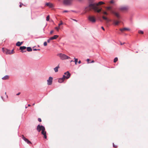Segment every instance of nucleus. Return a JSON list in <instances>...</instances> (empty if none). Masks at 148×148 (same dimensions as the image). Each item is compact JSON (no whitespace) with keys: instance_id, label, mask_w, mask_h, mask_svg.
I'll return each mask as SVG.
<instances>
[{"instance_id":"1","label":"nucleus","mask_w":148,"mask_h":148,"mask_svg":"<svg viewBox=\"0 0 148 148\" xmlns=\"http://www.w3.org/2000/svg\"><path fill=\"white\" fill-rule=\"evenodd\" d=\"M92 9L95 12L98 13L100 12L101 10V8L98 9V7L95 4L90 3L88 6L86 8L85 10V13L91 11Z\"/></svg>"},{"instance_id":"2","label":"nucleus","mask_w":148,"mask_h":148,"mask_svg":"<svg viewBox=\"0 0 148 148\" xmlns=\"http://www.w3.org/2000/svg\"><path fill=\"white\" fill-rule=\"evenodd\" d=\"M36 129L39 132L41 131V134L44 136V138H47L46 132L45 131V128L44 126L39 125L37 126Z\"/></svg>"},{"instance_id":"3","label":"nucleus","mask_w":148,"mask_h":148,"mask_svg":"<svg viewBox=\"0 0 148 148\" xmlns=\"http://www.w3.org/2000/svg\"><path fill=\"white\" fill-rule=\"evenodd\" d=\"M57 56H59L61 59L62 60L70 58L69 57L65 54L62 53L58 54L57 55Z\"/></svg>"},{"instance_id":"4","label":"nucleus","mask_w":148,"mask_h":148,"mask_svg":"<svg viewBox=\"0 0 148 148\" xmlns=\"http://www.w3.org/2000/svg\"><path fill=\"white\" fill-rule=\"evenodd\" d=\"M88 19L92 23H95L96 21V17L94 16H89L88 17Z\"/></svg>"},{"instance_id":"5","label":"nucleus","mask_w":148,"mask_h":148,"mask_svg":"<svg viewBox=\"0 0 148 148\" xmlns=\"http://www.w3.org/2000/svg\"><path fill=\"white\" fill-rule=\"evenodd\" d=\"M129 7L128 6H123L120 7L119 10L122 12H126L128 10Z\"/></svg>"},{"instance_id":"6","label":"nucleus","mask_w":148,"mask_h":148,"mask_svg":"<svg viewBox=\"0 0 148 148\" xmlns=\"http://www.w3.org/2000/svg\"><path fill=\"white\" fill-rule=\"evenodd\" d=\"M70 76L71 74L68 71L64 73V75H63V76L65 79H69Z\"/></svg>"},{"instance_id":"7","label":"nucleus","mask_w":148,"mask_h":148,"mask_svg":"<svg viewBox=\"0 0 148 148\" xmlns=\"http://www.w3.org/2000/svg\"><path fill=\"white\" fill-rule=\"evenodd\" d=\"M111 12L115 15L117 17L118 19H119L120 18V16L119 13L116 12L113 10H111Z\"/></svg>"},{"instance_id":"8","label":"nucleus","mask_w":148,"mask_h":148,"mask_svg":"<svg viewBox=\"0 0 148 148\" xmlns=\"http://www.w3.org/2000/svg\"><path fill=\"white\" fill-rule=\"evenodd\" d=\"M53 78L51 77H49L48 79L47 80V84L48 85H51L52 84Z\"/></svg>"},{"instance_id":"9","label":"nucleus","mask_w":148,"mask_h":148,"mask_svg":"<svg viewBox=\"0 0 148 148\" xmlns=\"http://www.w3.org/2000/svg\"><path fill=\"white\" fill-rule=\"evenodd\" d=\"M71 0H64V3L66 5H69L71 4Z\"/></svg>"},{"instance_id":"10","label":"nucleus","mask_w":148,"mask_h":148,"mask_svg":"<svg viewBox=\"0 0 148 148\" xmlns=\"http://www.w3.org/2000/svg\"><path fill=\"white\" fill-rule=\"evenodd\" d=\"M26 48V47L25 46H21L20 47V49L21 50V52L22 53L26 52V50H25Z\"/></svg>"},{"instance_id":"11","label":"nucleus","mask_w":148,"mask_h":148,"mask_svg":"<svg viewBox=\"0 0 148 148\" xmlns=\"http://www.w3.org/2000/svg\"><path fill=\"white\" fill-rule=\"evenodd\" d=\"M113 24L115 25H118L120 23V22L118 21L114 20L113 21Z\"/></svg>"},{"instance_id":"12","label":"nucleus","mask_w":148,"mask_h":148,"mask_svg":"<svg viewBox=\"0 0 148 148\" xmlns=\"http://www.w3.org/2000/svg\"><path fill=\"white\" fill-rule=\"evenodd\" d=\"M120 30L122 32L125 31H129L130 30V29L127 28H123L120 29Z\"/></svg>"},{"instance_id":"13","label":"nucleus","mask_w":148,"mask_h":148,"mask_svg":"<svg viewBox=\"0 0 148 148\" xmlns=\"http://www.w3.org/2000/svg\"><path fill=\"white\" fill-rule=\"evenodd\" d=\"M65 79L63 76V77L62 78L59 79L58 80V82L60 83H62L64 82Z\"/></svg>"},{"instance_id":"14","label":"nucleus","mask_w":148,"mask_h":148,"mask_svg":"<svg viewBox=\"0 0 148 148\" xmlns=\"http://www.w3.org/2000/svg\"><path fill=\"white\" fill-rule=\"evenodd\" d=\"M45 5L51 8H53V4L50 3H46Z\"/></svg>"},{"instance_id":"15","label":"nucleus","mask_w":148,"mask_h":148,"mask_svg":"<svg viewBox=\"0 0 148 148\" xmlns=\"http://www.w3.org/2000/svg\"><path fill=\"white\" fill-rule=\"evenodd\" d=\"M104 3L102 1H99L98 2V3H94L93 4H95V5L97 7V6L99 5H101L102 4H104Z\"/></svg>"},{"instance_id":"16","label":"nucleus","mask_w":148,"mask_h":148,"mask_svg":"<svg viewBox=\"0 0 148 148\" xmlns=\"http://www.w3.org/2000/svg\"><path fill=\"white\" fill-rule=\"evenodd\" d=\"M58 36L57 35H55L54 36H53L52 37L50 38V39H51L52 40H53L54 39H56L57 38H58Z\"/></svg>"},{"instance_id":"17","label":"nucleus","mask_w":148,"mask_h":148,"mask_svg":"<svg viewBox=\"0 0 148 148\" xmlns=\"http://www.w3.org/2000/svg\"><path fill=\"white\" fill-rule=\"evenodd\" d=\"M6 54H11L10 51L8 49H6L5 51H4Z\"/></svg>"},{"instance_id":"18","label":"nucleus","mask_w":148,"mask_h":148,"mask_svg":"<svg viewBox=\"0 0 148 148\" xmlns=\"http://www.w3.org/2000/svg\"><path fill=\"white\" fill-rule=\"evenodd\" d=\"M60 68L59 65H58L54 69V70L55 71V72H57L58 71V69Z\"/></svg>"},{"instance_id":"19","label":"nucleus","mask_w":148,"mask_h":148,"mask_svg":"<svg viewBox=\"0 0 148 148\" xmlns=\"http://www.w3.org/2000/svg\"><path fill=\"white\" fill-rule=\"evenodd\" d=\"M23 43V42H18L16 44V45L18 46H20Z\"/></svg>"},{"instance_id":"20","label":"nucleus","mask_w":148,"mask_h":148,"mask_svg":"<svg viewBox=\"0 0 148 148\" xmlns=\"http://www.w3.org/2000/svg\"><path fill=\"white\" fill-rule=\"evenodd\" d=\"M24 140L28 144H32V143L30 141H29L28 139L26 138V139Z\"/></svg>"},{"instance_id":"21","label":"nucleus","mask_w":148,"mask_h":148,"mask_svg":"<svg viewBox=\"0 0 148 148\" xmlns=\"http://www.w3.org/2000/svg\"><path fill=\"white\" fill-rule=\"evenodd\" d=\"M9 78V77L8 75H6L4 77H3L2 78V79L3 80L7 79H8Z\"/></svg>"},{"instance_id":"22","label":"nucleus","mask_w":148,"mask_h":148,"mask_svg":"<svg viewBox=\"0 0 148 148\" xmlns=\"http://www.w3.org/2000/svg\"><path fill=\"white\" fill-rule=\"evenodd\" d=\"M27 51H32V49L30 47H27Z\"/></svg>"},{"instance_id":"23","label":"nucleus","mask_w":148,"mask_h":148,"mask_svg":"<svg viewBox=\"0 0 148 148\" xmlns=\"http://www.w3.org/2000/svg\"><path fill=\"white\" fill-rule=\"evenodd\" d=\"M118 60V59L117 58H114V62L115 63Z\"/></svg>"},{"instance_id":"24","label":"nucleus","mask_w":148,"mask_h":148,"mask_svg":"<svg viewBox=\"0 0 148 148\" xmlns=\"http://www.w3.org/2000/svg\"><path fill=\"white\" fill-rule=\"evenodd\" d=\"M106 8L107 10H110L111 11L112 10H111V9H112V8L111 7H106Z\"/></svg>"},{"instance_id":"25","label":"nucleus","mask_w":148,"mask_h":148,"mask_svg":"<svg viewBox=\"0 0 148 148\" xmlns=\"http://www.w3.org/2000/svg\"><path fill=\"white\" fill-rule=\"evenodd\" d=\"M74 59H75V64H77V61H78V59L77 58H75Z\"/></svg>"},{"instance_id":"26","label":"nucleus","mask_w":148,"mask_h":148,"mask_svg":"<svg viewBox=\"0 0 148 148\" xmlns=\"http://www.w3.org/2000/svg\"><path fill=\"white\" fill-rule=\"evenodd\" d=\"M63 23L62 21H60V23L58 24V26L60 27V25H63Z\"/></svg>"},{"instance_id":"27","label":"nucleus","mask_w":148,"mask_h":148,"mask_svg":"<svg viewBox=\"0 0 148 148\" xmlns=\"http://www.w3.org/2000/svg\"><path fill=\"white\" fill-rule=\"evenodd\" d=\"M138 33L139 34H143V32L142 31H141V30L138 31Z\"/></svg>"},{"instance_id":"28","label":"nucleus","mask_w":148,"mask_h":148,"mask_svg":"<svg viewBox=\"0 0 148 148\" xmlns=\"http://www.w3.org/2000/svg\"><path fill=\"white\" fill-rule=\"evenodd\" d=\"M60 28V27L59 26L58 27H55V29L57 31H59V29Z\"/></svg>"},{"instance_id":"29","label":"nucleus","mask_w":148,"mask_h":148,"mask_svg":"<svg viewBox=\"0 0 148 148\" xmlns=\"http://www.w3.org/2000/svg\"><path fill=\"white\" fill-rule=\"evenodd\" d=\"M49 16L48 15L46 18V21H49Z\"/></svg>"},{"instance_id":"30","label":"nucleus","mask_w":148,"mask_h":148,"mask_svg":"<svg viewBox=\"0 0 148 148\" xmlns=\"http://www.w3.org/2000/svg\"><path fill=\"white\" fill-rule=\"evenodd\" d=\"M102 18L104 19V20H106V19H107V17H106L103 16H102Z\"/></svg>"},{"instance_id":"31","label":"nucleus","mask_w":148,"mask_h":148,"mask_svg":"<svg viewBox=\"0 0 148 148\" xmlns=\"http://www.w3.org/2000/svg\"><path fill=\"white\" fill-rule=\"evenodd\" d=\"M44 46H46L47 45V43L46 42H44Z\"/></svg>"},{"instance_id":"32","label":"nucleus","mask_w":148,"mask_h":148,"mask_svg":"<svg viewBox=\"0 0 148 148\" xmlns=\"http://www.w3.org/2000/svg\"><path fill=\"white\" fill-rule=\"evenodd\" d=\"M106 22L107 23H108L109 22V21H111V20H110V19H108V18H107V19H106Z\"/></svg>"},{"instance_id":"33","label":"nucleus","mask_w":148,"mask_h":148,"mask_svg":"<svg viewBox=\"0 0 148 148\" xmlns=\"http://www.w3.org/2000/svg\"><path fill=\"white\" fill-rule=\"evenodd\" d=\"M14 51L13 49L11 51H10L11 54H12L14 53Z\"/></svg>"},{"instance_id":"34","label":"nucleus","mask_w":148,"mask_h":148,"mask_svg":"<svg viewBox=\"0 0 148 148\" xmlns=\"http://www.w3.org/2000/svg\"><path fill=\"white\" fill-rule=\"evenodd\" d=\"M22 138L24 140L26 138H25L23 135H22Z\"/></svg>"},{"instance_id":"35","label":"nucleus","mask_w":148,"mask_h":148,"mask_svg":"<svg viewBox=\"0 0 148 148\" xmlns=\"http://www.w3.org/2000/svg\"><path fill=\"white\" fill-rule=\"evenodd\" d=\"M113 146L115 148H117V146L115 145L114 143H113Z\"/></svg>"},{"instance_id":"36","label":"nucleus","mask_w":148,"mask_h":148,"mask_svg":"<svg viewBox=\"0 0 148 148\" xmlns=\"http://www.w3.org/2000/svg\"><path fill=\"white\" fill-rule=\"evenodd\" d=\"M51 40V39H50V38L48 40H47V42L48 43H49L50 42V41Z\"/></svg>"},{"instance_id":"37","label":"nucleus","mask_w":148,"mask_h":148,"mask_svg":"<svg viewBox=\"0 0 148 148\" xmlns=\"http://www.w3.org/2000/svg\"><path fill=\"white\" fill-rule=\"evenodd\" d=\"M38 121L40 122H41V120L40 118H38Z\"/></svg>"},{"instance_id":"38","label":"nucleus","mask_w":148,"mask_h":148,"mask_svg":"<svg viewBox=\"0 0 148 148\" xmlns=\"http://www.w3.org/2000/svg\"><path fill=\"white\" fill-rule=\"evenodd\" d=\"M103 14L106 15H107L108 14L106 12H103Z\"/></svg>"},{"instance_id":"39","label":"nucleus","mask_w":148,"mask_h":148,"mask_svg":"<svg viewBox=\"0 0 148 148\" xmlns=\"http://www.w3.org/2000/svg\"><path fill=\"white\" fill-rule=\"evenodd\" d=\"M89 0V2L90 3H91L94 0Z\"/></svg>"},{"instance_id":"40","label":"nucleus","mask_w":148,"mask_h":148,"mask_svg":"<svg viewBox=\"0 0 148 148\" xmlns=\"http://www.w3.org/2000/svg\"><path fill=\"white\" fill-rule=\"evenodd\" d=\"M53 30H51L50 31V34H52V33H53Z\"/></svg>"},{"instance_id":"41","label":"nucleus","mask_w":148,"mask_h":148,"mask_svg":"<svg viewBox=\"0 0 148 148\" xmlns=\"http://www.w3.org/2000/svg\"><path fill=\"white\" fill-rule=\"evenodd\" d=\"M69 11L67 10H64L63 11L64 12H68Z\"/></svg>"},{"instance_id":"42","label":"nucleus","mask_w":148,"mask_h":148,"mask_svg":"<svg viewBox=\"0 0 148 148\" xmlns=\"http://www.w3.org/2000/svg\"><path fill=\"white\" fill-rule=\"evenodd\" d=\"M101 28L103 29V30L104 31L105 30V29L103 27H101Z\"/></svg>"},{"instance_id":"43","label":"nucleus","mask_w":148,"mask_h":148,"mask_svg":"<svg viewBox=\"0 0 148 148\" xmlns=\"http://www.w3.org/2000/svg\"><path fill=\"white\" fill-rule=\"evenodd\" d=\"M120 44H121V45H123L124 44V43H122L121 42H120Z\"/></svg>"},{"instance_id":"44","label":"nucleus","mask_w":148,"mask_h":148,"mask_svg":"<svg viewBox=\"0 0 148 148\" xmlns=\"http://www.w3.org/2000/svg\"><path fill=\"white\" fill-rule=\"evenodd\" d=\"M21 93L20 92H18V93H17L16 94V95H19Z\"/></svg>"},{"instance_id":"45","label":"nucleus","mask_w":148,"mask_h":148,"mask_svg":"<svg viewBox=\"0 0 148 148\" xmlns=\"http://www.w3.org/2000/svg\"><path fill=\"white\" fill-rule=\"evenodd\" d=\"M81 63V61L80 60H79L78 62L79 64H80Z\"/></svg>"},{"instance_id":"46","label":"nucleus","mask_w":148,"mask_h":148,"mask_svg":"<svg viewBox=\"0 0 148 148\" xmlns=\"http://www.w3.org/2000/svg\"><path fill=\"white\" fill-rule=\"evenodd\" d=\"M23 5V4H20V5H19V6L20 8H21L22 7V5Z\"/></svg>"},{"instance_id":"47","label":"nucleus","mask_w":148,"mask_h":148,"mask_svg":"<svg viewBox=\"0 0 148 148\" xmlns=\"http://www.w3.org/2000/svg\"><path fill=\"white\" fill-rule=\"evenodd\" d=\"M33 50L34 51H37V49H33Z\"/></svg>"},{"instance_id":"48","label":"nucleus","mask_w":148,"mask_h":148,"mask_svg":"<svg viewBox=\"0 0 148 148\" xmlns=\"http://www.w3.org/2000/svg\"><path fill=\"white\" fill-rule=\"evenodd\" d=\"M90 61V59H88L87 60V61L88 62Z\"/></svg>"},{"instance_id":"49","label":"nucleus","mask_w":148,"mask_h":148,"mask_svg":"<svg viewBox=\"0 0 148 148\" xmlns=\"http://www.w3.org/2000/svg\"><path fill=\"white\" fill-rule=\"evenodd\" d=\"M110 3H113V1H111Z\"/></svg>"},{"instance_id":"50","label":"nucleus","mask_w":148,"mask_h":148,"mask_svg":"<svg viewBox=\"0 0 148 148\" xmlns=\"http://www.w3.org/2000/svg\"><path fill=\"white\" fill-rule=\"evenodd\" d=\"M94 62V60H92L91 63H93Z\"/></svg>"},{"instance_id":"51","label":"nucleus","mask_w":148,"mask_h":148,"mask_svg":"<svg viewBox=\"0 0 148 148\" xmlns=\"http://www.w3.org/2000/svg\"><path fill=\"white\" fill-rule=\"evenodd\" d=\"M28 106H29V107H30V106H31V105H30V104H28Z\"/></svg>"},{"instance_id":"52","label":"nucleus","mask_w":148,"mask_h":148,"mask_svg":"<svg viewBox=\"0 0 148 148\" xmlns=\"http://www.w3.org/2000/svg\"><path fill=\"white\" fill-rule=\"evenodd\" d=\"M34 105H35V103H33V104H32V105H33V106H34Z\"/></svg>"},{"instance_id":"53","label":"nucleus","mask_w":148,"mask_h":148,"mask_svg":"<svg viewBox=\"0 0 148 148\" xmlns=\"http://www.w3.org/2000/svg\"><path fill=\"white\" fill-rule=\"evenodd\" d=\"M73 20L75 21H77L76 20H75V19H73Z\"/></svg>"},{"instance_id":"54","label":"nucleus","mask_w":148,"mask_h":148,"mask_svg":"<svg viewBox=\"0 0 148 148\" xmlns=\"http://www.w3.org/2000/svg\"><path fill=\"white\" fill-rule=\"evenodd\" d=\"M1 98H2V99H3V97H1Z\"/></svg>"},{"instance_id":"55","label":"nucleus","mask_w":148,"mask_h":148,"mask_svg":"<svg viewBox=\"0 0 148 148\" xmlns=\"http://www.w3.org/2000/svg\"><path fill=\"white\" fill-rule=\"evenodd\" d=\"M40 49H37V50H40Z\"/></svg>"},{"instance_id":"56","label":"nucleus","mask_w":148,"mask_h":148,"mask_svg":"<svg viewBox=\"0 0 148 148\" xmlns=\"http://www.w3.org/2000/svg\"><path fill=\"white\" fill-rule=\"evenodd\" d=\"M6 94V92H5V94Z\"/></svg>"},{"instance_id":"57","label":"nucleus","mask_w":148,"mask_h":148,"mask_svg":"<svg viewBox=\"0 0 148 148\" xmlns=\"http://www.w3.org/2000/svg\"><path fill=\"white\" fill-rule=\"evenodd\" d=\"M73 60H71V62H73Z\"/></svg>"},{"instance_id":"58","label":"nucleus","mask_w":148,"mask_h":148,"mask_svg":"<svg viewBox=\"0 0 148 148\" xmlns=\"http://www.w3.org/2000/svg\"><path fill=\"white\" fill-rule=\"evenodd\" d=\"M27 108V107H25L26 108Z\"/></svg>"}]
</instances>
